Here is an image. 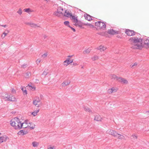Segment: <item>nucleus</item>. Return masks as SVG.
Returning a JSON list of instances; mask_svg holds the SVG:
<instances>
[{
  "label": "nucleus",
  "instance_id": "nucleus-48",
  "mask_svg": "<svg viewBox=\"0 0 149 149\" xmlns=\"http://www.w3.org/2000/svg\"><path fill=\"white\" fill-rule=\"evenodd\" d=\"M88 25L90 26V27H93V25L91 24H88Z\"/></svg>",
  "mask_w": 149,
  "mask_h": 149
},
{
  "label": "nucleus",
  "instance_id": "nucleus-45",
  "mask_svg": "<svg viewBox=\"0 0 149 149\" xmlns=\"http://www.w3.org/2000/svg\"><path fill=\"white\" fill-rule=\"evenodd\" d=\"M111 89H112L113 90H112V91H113V92H115L116 91V89H115L114 88H112Z\"/></svg>",
  "mask_w": 149,
  "mask_h": 149
},
{
  "label": "nucleus",
  "instance_id": "nucleus-63",
  "mask_svg": "<svg viewBox=\"0 0 149 149\" xmlns=\"http://www.w3.org/2000/svg\"><path fill=\"white\" fill-rule=\"evenodd\" d=\"M26 127H23V128H26Z\"/></svg>",
  "mask_w": 149,
  "mask_h": 149
},
{
  "label": "nucleus",
  "instance_id": "nucleus-12",
  "mask_svg": "<svg viewBox=\"0 0 149 149\" xmlns=\"http://www.w3.org/2000/svg\"><path fill=\"white\" fill-rule=\"evenodd\" d=\"M97 49L98 50H100V51L102 52L104 51L106 49V48L104 47V46L101 45L99 47L97 48Z\"/></svg>",
  "mask_w": 149,
  "mask_h": 149
},
{
  "label": "nucleus",
  "instance_id": "nucleus-35",
  "mask_svg": "<svg viewBox=\"0 0 149 149\" xmlns=\"http://www.w3.org/2000/svg\"><path fill=\"white\" fill-rule=\"evenodd\" d=\"M7 34L5 32H4L3 34L1 36L2 37H5L7 35Z\"/></svg>",
  "mask_w": 149,
  "mask_h": 149
},
{
  "label": "nucleus",
  "instance_id": "nucleus-57",
  "mask_svg": "<svg viewBox=\"0 0 149 149\" xmlns=\"http://www.w3.org/2000/svg\"><path fill=\"white\" fill-rule=\"evenodd\" d=\"M42 95H40V97H41V98H42Z\"/></svg>",
  "mask_w": 149,
  "mask_h": 149
},
{
  "label": "nucleus",
  "instance_id": "nucleus-2",
  "mask_svg": "<svg viewBox=\"0 0 149 149\" xmlns=\"http://www.w3.org/2000/svg\"><path fill=\"white\" fill-rule=\"evenodd\" d=\"M107 133L112 135L114 136L117 138L118 139H124V136L122 135H121L117 133L116 131L113 130H108L107 131Z\"/></svg>",
  "mask_w": 149,
  "mask_h": 149
},
{
  "label": "nucleus",
  "instance_id": "nucleus-59",
  "mask_svg": "<svg viewBox=\"0 0 149 149\" xmlns=\"http://www.w3.org/2000/svg\"><path fill=\"white\" fill-rule=\"evenodd\" d=\"M84 68L83 66H81V68Z\"/></svg>",
  "mask_w": 149,
  "mask_h": 149
},
{
  "label": "nucleus",
  "instance_id": "nucleus-5",
  "mask_svg": "<svg viewBox=\"0 0 149 149\" xmlns=\"http://www.w3.org/2000/svg\"><path fill=\"white\" fill-rule=\"evenodd\" d=\"M120 31H119L114 30L112 29H108L107 31V33L108 34L111 35L118 34L120 33Z\"/></svg>",
  "mask_w": 149,
  "mask_h": 149
},
{
  "label": "nucleus",
  "instance_id": "nucleus-25",
  "mask_svg": "<svg viewBox=\"0 0 149 149\" xmlns=\"http://www.w3.org/2000/svg\"><path fill=\"white\" fill-rule=\"evenodd\" d=\"M72 17V19L74 20V22L77 23L78 22V20L77 17L75 16L72 15L71 16Z\"/></svg>",
  "mask_w": 149,
  "mask_h": 149
},
{
  "label": "nucleus",
  "instance_id": "nucleus-27",
  "mask_svg": "<svg viewBox=\"0 0 149 149\" xmlns=\"http://www.w3.org/2000/svg\"><path fill=\"white\" fill-rule=\"evenodd\" d=\"M32 145L34 147H36L38 145V143L37 142L34 141L32 142Z\"/></svg>",
  "mask_w": 149,
  "mask_h": 149
},
{
  "label": "nucleus",
  "instance_id": "nucleus-51",
  "mask_svg": "<svg viewBox=\"0 0 149 149\" xmlns=\"http://www.w3.org/2000/svg\"><path fill=\"white\" fill-rule=\"evenodd\" d=\"M47 149H53V147H49Z\"/></svg>",
  "mask_w": 149,
  "mask_h": 149
},
{
  "label": "nucleus",
  "instance_id": "nucleus-9",
  "mask_svg": "<svg viewBox=\"0 0 149 149\" xmlns=\"http://www.w3.org/2000/svg\"><path fill=\"white\" fill-rule=\"evenodd\" d=\"M9 138L6 135H4L0 137V143H1L3 142H5L6 141L7 139Z\"/></svg>",
  "mask_w": 149,
  "mask_h": 149
},
{
  "label": "nucleus",
  "instance_id": "nucleus-47",
  "mask_svg": "<svg viewBox=\"0 0 149 149\" xmlns=\"http://www.w3.org/2000/svg\"><path fill=\"white\" fill-rule=\"evenodd\" d=\"M39 111V109L36 110L34 111L35 112H36V113H37V114L38 113V112Z\"/></svg>",
  "mask_w": 149,
  "mask_h": 149
},
{
  "label": "nucleus",
  "instance_id": "nucleus-62",
  "mask_svg": "<svg viewBox=\"0 0 149 149\" xmlns=\"http://www.w3.org/2000/svg\"><path fill=\"white\" fill-rule=\"evenodd\" d=\"M39 107V105H38V106H37V107Z\"/></svg>",
  "mask_w": 149,
  "mask_h": 149
},
{
  "label": "nucleus",
  "instance_id": "nucleus-14",
  "mask_svg": "<svg viewBox=\"0 0 149 149\" xmlns=\"http://www.w3.org/2000/svg\"><path fill=\"white\" fill-rule=\"evenodd\" d=\"M64 16L68 17H69L72 16V14L69 11L65 10L64 13Z\"/></svg>",
  "mask_w": 149,
  "mask_h": 149
},
{
  "label": "nucleus",
  "instance_id": "nucleus-60",
  "mask_svg": "<svg viewBox=\"0 0 149 149\" xmlns=\"http://www.w3.org/2000/svg\"><path fill=\"white\" fill-rule=\"evenodd\" d=\"M29 124H30V125H31V123H29Z\"/></svg>",
  "mask_w": 149,
  "mask_h": 149
},
{
  "label": "nucleus",
  "instance_id": "nucleus-39",
  "mask_svg": "<svg viewBox=\"0 0 149 149\" xmlns=\"http://www.w3.org/2000/svg\"><path fill=\"white\" fill-rule=\"evenodd\" d=\"M133 138H135V139H137V136L136 135L134 134H133L132 136Z\"/></svg>",
  "mask_w": 149,
  "mask_h": 149
},
{
  "label": "nucleus",
  "instance_id": "nucleus-56",
  "mask_svg": "<svg viewBox=\"0 0 149 149\" xmlns=\"http://www.w3.org/2000/svg\"><path fill=\"white\" fill-rule=\"evenodd\" d=\"M64 64H66L67 63V62H64Z\"/></svg>",
  "mask_w": 149,
  "mask_h": 149
},
{
  "label": "nucleus",
  "instance_id": "nucleus-42",
  "mask_svg": "<svg viewBox=\"0 0 149 149\" xmlns=\"http://www.w3.org/2000/svg\"><path fill=\"white\" fill-rule=\"evenodd\" d=\"M41 61L39 59H37L36 61V62L37 65H38L40 62Z\"/></svg>",
  "mask_w": 149,
  "mask_h": 149
},
{
  "label": "nucleus",
  "instance_id": "nucleus-26",
  "mask_svg": "<svg viewBox=\"0 0 149 149\" xmlns=\"http://www.w3.org/2000/svg\"><path fill=\"white\" fill-rule=\"evenodd\" d=\"M24 10L25 12L29 13L32 11L29 8L25 9Z\"/></svg>",
  "mask_w": 149,
  "mask_h": 149
},
{
  "label": "nucleus",
  "instance_id": "nucleus-23",
  "mask_svg": "<svg viewBox=\"0 0 149 149\" xmlns=\"http://www.w3.org/2000/svg\"><path fill=\"white\" fill-rule=\"evenodd\" d=\"M91 48H89L88 49L85 50L83 52L84 54H88L91 50Z\"/></svg>",
  "mask_w": 149,
  "mask_h": 149
},
{
  "label": "nucleus",
  "instance_id": "nucleus-24",
  "mask_svg": "<svg viewBox=\"0 0 149 149\" xmlns=\"http://www.w3.org/2000/svg\"><path fill=\"white\" fill-rule=\"evenodd\" d=\"M24 123H20L21 124L20 126H19V124H18V125H17V126H16V128H18V129H21L23 126V125Z\"/></svg>",
  "mask_w": 149,
  "mask_h": 149
},
{
  "label": "nucleus",
  "instance_id": "nucleus-30",
  "mask_svg": "<svg viewBox=\"0 0 149 149\" xmlns=\"http://www.w3.org/2000/svg\"><path fill=\"white\" fill-rule=\"evenodd\" d=\"M98 58L99 57L97 56H95L92 58V59L93 61H95L97 60Z\"/></svg>",
  "mask_w": 149,
  "mask_h": 149
},
{
  "label": "nucleus",
  "instance_id": "nucleus-46",
  "mask_svg": "<svg viewBox=\"0 0 149 149\" xmlns=\"http://www.w3.org/2000/svg\"><path fill=\"white\" fill-rule=\"evenodd\" d=\"M6 33H7V34L9 32V31L8 30V29H6L4 32Z\"/></svg>",
  "mask_w": 149,
  "mask_h": 149
},
{
  "label": "nucleus",
  "instance_id": "nucleus-49",
  "mask_svg": "<svg viewBox=\"0 0 149 149\" xmlns=\"http://www.w3.org/2000/svg\"><path fill=\"white\" fill-rule=\"evenodd\" d=\"M1 26H2L4 27H7V26H8L7 25H1Z\"/></svg>",
  "mask_w": 149,
  "mask_h": 149
},
{
  "label": "nucleus",
  "instance_id": "nucleus-11",
  "mask_svg": "<svg viewBox=\"0 0 149 149\" xmlns=\"http://www.w3.org/2000/svg\"><path fill=\"white\" fill-rule=\"evenodd\" d=\"M10 124L12 126L14 127L15 130L18 129V128H15L16 126H17V124L15 121L11 120L10 121Z\"/></svg>",
  "mask_w": 149,
  "mask_h": 149
},
{
  "label": "nucleus",
  "instance_id": "nucleus-54",
  "mask_svg": "<svg viewBox=\"0 0 149 149\" xmlns=\"http://www.w3.org/2000/svg\"><path fill=\"white\" fill-rule=\"evenodd\" d=\"M36 100V102H37V103H38V102H40V100Z\"/></svg>",
  "mask_w": 149,
  "mask_h": 149
},
{
  "label": "nucleus",
  "instance_id": "nucleus-40",
  "mask_svg": "<svg viewBox=\"0 0 149 149\" xmlns=\"http://www.w3.org/2000/svg\"><path fill=\"white\" fill-rule=\"evenodd\" d=\"M47 56V53H45L43 55H42V57L43 58H45Z\"/></svg>",
  "mask_w": 149,
  "mask_h": 149
},
{
  "label": "nucleus",
  "instance_id": "nucleus-29",
  "mask_svg": "<svg viewBox=\"0 0 149 149\" xmlns=\"http://www.w3.org/2000/svg\"><path fill=\"white\" fill-rule=\"evenodd\" d=\"M30 72H28L26 73L25 77L26 78H29V77L30 75Z\"/></svg>",
  "mask_w": 149,
  "mask_h": 149
},
{
  "label": "nucleus",
  "instance_id": "nucleus-33",
  "mask_svg": "<svg viewBox=\"0 0 149 149\" xmlns=\"http://www.w3.org/2000/svg\"><path fill=\"white\" fill-rule=\"evenodd\" d=\"M28 86H29L30 87H31V89H33L34 90H35L36 88L34 86H33L31 85H30V84H28Z\"/></svg>",
  "mask_w": 149,
  "mask_h": 149
},
{
  "label": "nucleus",
  "instance_id": "nucleus-43",
  "mask_svg": "<svg viewBox=\"0 0 149 149\" xmlns=\"http://www.w3.org/2000/svg\"><path fill=\"white\" fill-rule=\"evenodd\" d=\"M31 114L32 115H33L34 116H36L37 114L34 111L32 112L31 113Z\"/></svg>",
  "mask_w": 149,
  "mask_h": 149
},
{
  "label": "nucleus",
  "instance_id": "nucleus-31",
  "mask_svg": "<svg viewBox=\"0 0 149 149\" xmlns=\"http://www.w3.org/2000/svg\"><path fill=\"white\" fill-rule=\"evenodd\" d=\"M17 13L19 15H21L22 14V9L21 8H19Z\"/></svg>",
  "mask_w": 149,
  "mask_h": 149
},
{
  "label": "nucleus",
  "instance_id": "nucleus-4",
  "mask_svg": "<svg viewBox=\"0 0 149 149\" xmlns=\"http://www.w3.org/2000/svg\"><path fill=\"white\" fill-rule=\"evenodd\" d=\"M95 25L97 26V27H98L99 28L102 29H105L106 26L104 23L100 21L95 22Z\"/></svg>",
  "mask_w": 149,
  "mask_h": 149
},
{
  "label": "nucleus",
  "instance_id": "nucleus-36",
  "mask_svg": "<svg viewBox=\"0 0 149 149\" xmlns=\"http://www.w3.org/2000/svg\"><path fill=\"white\" fill-rule=\"evenodd\" d=\"M137 65V63H135L133 65H131L130 66L131 68H134V67L135 66H136Z\"/></svg>",
  "mask_w": 149,
  "mask_h": 149
},
{
  "label": "nucleus",
  "instance_id": "nucleus-41",
  "mask_svg": "<svg viewBox=\"0 0 149 149\" xmlns=\"http://www.w3.org/2000/svg\"><path fill=\"white\" fill-rule=\"evenodd\" d=\"M69 27L74 32L75 31V29L74 28L71 26H69Z\"/></svg>",
  "mask_w": 149,
  "mask_h": 149
},
{
  "label": "nucleus",
  "instance_id": "nucleus-17",
  "mask_svg": "<svg viewBox=\"0 0 149 149\" xmlns=\"http://www.w3.org/2000/svg\"><path fill=\"white\" fill-rule=\"evenodd\" d=\"M144 45H146L148 47H149V39H146L144 40Z\"/></svg>",
  "mask_w": 149,
  "mask_h": 149
},
{
  "label": "nucleus",
  "instance_id": "nucleus-10",
  "mask_svg": "<svg viewBox=\"0 0 149 149\" xmlns=\"http://www.w3.org/2000/svg\"><path fill=\"white\" fill-rule=\"evenodd\" d=\"M28 133L27 131L25 129H23L19 131L17 133L18 135H24Z\"/></svg>",
  "mask_w": 149,
  "mask_h": 149
},
{
  "label": "nucleus",
  "instance_id": "nucleus-13",
  "mask_svg": "<svg viewBox=\"0 0 149 149\" xmlns=\"http://www.w3.org/2000/svg\"><path fill=\"white\" fill-rule=\"evenodd\" d=\"M84 16L85 19H86L88 21H90L92 20L91 16L88 14H84Z\"/></svg>",
  "mask_w": 149,
  "mask_h": 149
},
{
  "label": "nucleus",
  "instance_id": "nucleus-44",
  "mask_svg": "<svg viewBox=\"0 0 149 149\" xmlns=\"http://www.w3.org/2000/svg\"><path fill=\"white\" fill-rule=\"evenodd\" d=\"M47 75V72H46L45 71H44L43 72V73L42 74V75Z\"/></svg>",
  "mask_w": 149,
  "mask_h": 149
},
{
  "label": "nucleus",
  "instance_id": "nucleus-18",
  "mask_svg": "<svg viewBox=\"0 0 149 149\" xmlns=\"http://www.w3.org/2000/svg\"><path fill=\"white\" fill-rule=\"evenodd\" d=\"M21 89L23 91V93L24 95H26L27 94V91L26 89V88L25 87H23V86H21Z\"/></svg>",
  "mask_w": 149,
  "mask_h": 149
},
{
  "label": "nucleus",
  "instance_id": "nucleus-16",
  "mask_svg": "<svg viewBox=\"0 0 149 149\" xmlns=\"http://www.w3.org/2000/svg\"><path fill=\"white\" fill-rule=\"evenodd\" d=\"M102 118L99 115H97L95 116L94 120L97 121H101Z\"/></svg>",
  "mask_w": 149,
  "mask_h": 149
},
{
  "label": "nucleus",
  "instance_id": "nucleus-34",
  "mask_svg": "<svg viewBox=\"0 0 149 149\" xmlns=\"http://www.w3.org/2000/svg\"><path fill=\"white\" fill-rule=\"evenodd\" d=\"M27 64H23L21 66V68H26L27 66Z\"/></svg>",
  "mask_w": 149,
  "mask_h": 149
},
{
  "label": "nucleus",
  "instance_id": "nucleus-55",
  "mask_svg": "<svg viewBox=\"0 0 149 149\" xmlns=\"http://www.w3.org/2000/svg\"><path fill=\"white\" fill-rule=\"evenodd\" d=\"M72 56H73V55H71V56L69 55V56H68V57H72Z\"/></svg>",
  "mask_w": 149,
  "mask_h": 149
},
{
  "label": "nucleus",
  "instance_id": "nucleus-20",
  "mask_svg": "<svg viewBox=\"0 0 149 149\" xmlns=\"http://www.w3.org/2000/svg\"><path fill=\"white\" fill-rule=\"evenodd\" d=\"M83 108L86 111L89 112L90 113H92L91 110L88 107L84 106Z\"/></svg>",
  "mask_w": 149,
  "mask_h": 149
},
{
  "label": "nucleus",
  "instance_id": "nucleus-22",
  "mask_svg": "<svg viewBox=\"0 0 149 149\" xmlns=\"http://www.w3.org/2000/svg\"><path fill=\"white\" fill-rule=\"evenodd\" d=\"M14 121H15L17 123V124L18 125V124H19V123H21V121H20V119L17 117H16L14 118Z\"/></svg>",
  "mask_w": 149,
  "mask_h": 149
},
{
  "label": "nucleus",
  "instance_id": "nucleus-6",
  "mask_svg": "<svg viewBox=\"0 0 149 149\" xmlns=\"http://www.w3.org/2000/svg\"><path fill=\"white\" fill-rule=\"evenodd\" d=\"M3 99H5V100L10 101H16V99L15 97L11 95H8L6 97H5Z\"/></svg>",
  "mask_w": 149,
  "mask_h": 149
},
{
  "label": "nucleus",
  "instance_id": "nucleus-1",
  "mask_svg": "<svg viewBox=\"0 0 149 149\" xmlns=\"http://www.w3.org/2000/svg\"><path fill=\"white\" fill-rule=\"evenodd\" d=\"M143 38H130L129 41L132 45V48L134 49H141L144 46Z\"/></svg>",
  "mask_w": 149,
  "mask_h": 149
},
{
  "label": "nucleus",
  "instance_id": "nucleus-38",
  "mask_svg": "<svg viewBox=\"0 0 149 149\" xmlns=\"http://www.w3.org/2000/svg\"><path fill=\"white\" fill-rule=\"evenodd\" d=\"M112 89H109L108 91V92L109 93H112L113 92V91H112Z\"/></svg>",
  "mask_w": 149,
  "mask_h": 149
},
{
  "label": "nucleus",
  "instance_id": "nucleus-21",
  "mask_svg": "<svg viewBox=\"0 0 149 149\" xmlns=\"http://www.w3.org/2000/svg\"><path fill=\"white\" fill-rule=\"evenodd\" d=\"M73 62V60L71 61V62H70V61L69 60H66L64 61V62H67L66 64H64V65L65 66H67L70 63H72Z\"/></svg>",
  "mask_w": 149,
  "mask_h": 149
},
{
  "label": "nucleus",
  "instance_id": "nucleus-58",
  "mask_svg": "<svg viewBox=\"0 0 149 149\" xmlns=\"http://www.w3.org/2000/svg\"><path fill=\"white\" fill-rule=\"evenodd\" d=\"M67 60H70V58H68L67 59Z\"/></svg>",
  "mask_w": 149,
  "mask_h": 149
},
{
  "label": "nucleus",
  "instance_id": "nucleus-15",
  "mask_svg": "<svg viewBox=\"0 0 149 149\" xmlns=\"http://www.w3.org/2000/svg\"><path fill=\"white\" fill-rule=\"evenodd\" d=\"M26 24L30 25L32 27L36 28L37 27H39V26H38L37 24L31 22H28L26 23Z\"/></svg>",
  "mask_w": 149,
  "mask_h": 149
},
{
  "label": "nucleus",
  "instance_id": "nucleus-32",
  "mask_svg": "<svg viewBox=\"0 0 149 149\" xmlns=\"http://www.w3.org/2000/svg\"><path fill=\"white\" fill-rule=\"evenodd\" d=\"M134 35L136 36V37H137V36H138L139 37H140L141 36L139 33H136L135 32V34Z\"/></svg>",
  "mask_w": 149,
  "mask_h": 149
},
{
  "label": "nucleus",
  "instance_id": "nucleus-53",
  "mask_svg": "<svg viewBox=\"0 0 149 149\" xmlns=\"http://www.w3.org/2000/svg\"><path fill=\"white\" fill-rule=\"evenodd\" d=\"M24 123L26 124H28V123H27V120H25L24 121Z\"/></svg>",
  "mask_w": 149,
  "mask_h": 149
},
{
  "label": "nucleus",
  "instance_id": "nucleus-52",
  "mask_svg": "<svg viewBox=\"0 0 149 149\" xmlns=\"http://www.w3.org/2000/svg\"><path fill=\"white\" fill-rule=\"evenodd\" d=\"M12 92L13 93H15L16 91L15 89H13L12 91Z\"/></svg>",
  "mask_w": 149,
  "mask_h": 149
},
{
  "label": "nucleus",
  "instance_id": "nucleus-37",
  "mask_svg": "<svg viewBox=\"0 0 149 149\" xmlns=\"http://www.w3.org/2000/svg\"><path fill=\"white\" fill-rule=\"evenodd\" d=\"M33 104L35 106H36L38 104L37 102H36V101L35 100L33 101Z\"/></svg>",
  "mask_w": 149,
  "mask_h": 149
},
{
  "label": "nucleus",
  "instance_id": "nucleus-8",
  "mask_svg": "<svg viewBox=\"0 0 149 149\" xmlns=\"http://www.w3.org/2000/svg\"><path fill=\"white\" fill-rule=\"evenodd\" d=\"M125 33L129 36H133L135 34V32L134 31L129 29H126L125 31Z\"/></svg>",
  "mask_w": 149,
  "mask_h": 149
},
{
  "label": "nucleus",
  "instance_id": "nucleus-28",
  "mask_svg": "<svg viewBox=\"0 0 149 149\" xmlns=\"http://www.w3.org/2000/svg\"><path fill=\"white\" fill-rule=\"evenodd\" d=\"M64 24L66 26L69 27V26H70L69 25V22L68 21H65L64 22Z\"/></svg>",
  "mask_w": 149,
  "mask_h": 149
},
{
  "label": "nucleus",
  "instance_id": "nucleus-19",
  "mask_svg": "<svg viewBox=\"0 0 149 149\" xmlns=\"http://www.w3.org/2000/svg\"><path fill=\"white\" fill-rule=\"evenodd\" d=\"M70 83V81H64L63 82L62 84V86L63 87H64L66 86H67Z\"/></svg>",
  "mask_w": 149,
  "mask_h": 149
},
{
  "label": "nucleus",
  "instance_id": "nucleus-50",
  "mask_svg": "<svg viewBox=\"0 0 149 149\" xmlns=\"http://www.w3.org/2000/svg\"><path fill=\"white\" fill-rule=\"evenodd\" d=\"M34 127H33V126H30V129L31 130H32V129H34Z\"/></svg>",
  "mask_w": 149,
  "mask_h": 149
},
{
  "label": "nucleus",
  "instance_id": "nucleus-3",
  "mask_svg": "<svg viewBox=\"0 0 149 149\" xmlns=\"http://www.w3.org/2000/svg\"><path fill=\"white\" fill-rule=\"evenodd\" d=\"M111 78L114 79L116 78L117 80L124 84H126L128 83V81L127 80L121 77H117L114 74H112L111 75Z\"/></svg>",
  "mask_w": 149,
  "mask_h": 149
},
{
  "label": "nucleus",
  "instance_id": "nucleus-61",
  "mask_svg": "<svg viewBox=\"0 0 149 149\" xmlns=\"http://www.w3.org/2000/svg\"><path fill=\"white\" fill-rule=\"evenodd\" d=\"M59 11H61V10H59Z\"/></svg>",
  "mask_w": 149,
  "mask_h": 149
},
{
  "label": "nucleus",
  "instance_id": "nucleus-64",
  "mask_svg": "<svg viewBox=\"0 0 149 149\" xmlns=\"http://www.w3.org/2000/svg\"><path fill=\"white\" fill-rule=\"evenodd\" d=\"M145 37H147V38H148V37L145 36Z\"/></svg>",
  "mask_w": 149,
  "mask_h": 149
},
{
  "label": "nucleus",
  "instance_id": "nucleus-7",
  "mask_svg": "<svg viewBox=\"0 0 149 149\" xmlns=\"http://www.w3.org/2000/svg\"><path fill=\"white\" fill-rule=\"evenodd\" d=\"M59 10H61V11H63V9L61 7H59L58 8L57 11L54 12V14L55 15L58 17L60 16L61 15V14H63V13H62L61 11H59Z\"/></svg>",
  "mask_w": 149,
  "mask_h": 149
}]
</instances>
